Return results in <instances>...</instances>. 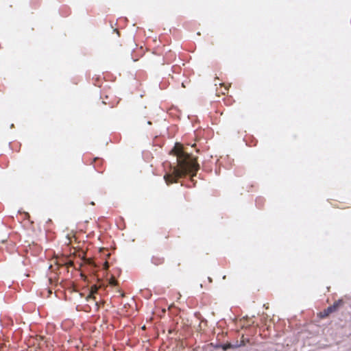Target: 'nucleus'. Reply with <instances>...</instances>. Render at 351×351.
I'll use <instances>...</instances> for the list:
<instances>
[{
  "label": "nucleus",
  "mask_w": 351,
  "mask_h": 351,
  "mask_svg": "<svg viewBox=\"0 0 351 351\" xmlns=\"http://www.w3.org/2000/svg\"><path fill=\"white\" fill-rule=\"evenodd\" d=\"M220 346H221V348L223 350V351H226L228 350V349L230 348H237L239 347V345H232V343H223V344H220Z\"/></svg>",
  "instance_id": "nucleus-3"
},
{
  "label": "nucleus",
  "mask_w": 351,
  "mask_h": 351,
  "mask_svg": "<svg viewBox=\"0 0 351 351\" xmlns=\"http://www.w3.org/2000/svg\"><path fill=\"white\" fill-rule=\"evenodd\" d=\"M152 263H154V264H158V263L155 261V259H154V258H153V259H152Z\"/></svg>",
  "instance_id": "nucleus-10"
},
{
  "label": "nucleus",
  "mask_w": 351,
  "mask_h": 351,
  "mask_svg": "<svg viewBox=\"0 0 351 351\" xmlns=\"http://www.w3.org/2000/svg\"><path fill=\"white\" fill-rule=\"evenodd\" d=\"M95 298L93 296H92V295H88V296L86 298V300H87V301H89L90 300H95Z\"/></svg>",
  "instance_id": "nucleus-5"
},
{
  "label": "nucleus",
  "mask_w": 351,
  "mask_h": 351,
  "mask_svg": "<svg viewBox=\"0 0 351 351\" xmlns=\"http://www.w3.org/2000/svg\"><path fill=\"white\" fill-rule=\"evenodd\" d=\"M208 281H209L210 282H212V281H213L212 278H210V277H208Z\"/></svg>",
  "instance_id": "nucleus-9"
},
{
  "label": "nucleus",
  "mask_w": 351,
  "mask_h": 351,
  "mask_svg": "<svg viewBox=\"0 0 351 351\" xmlns=\"http://www.w3.org/2000/svg\"><path fill=\"white\" fill-rule=\"evenodd\" d=\"M220 344H221V343H218V344H217V345L215 346V348H221Z\"/></svg>",
  "instance_id": "nucleus-6"
},
{
  "label": "nucleus",
  "mask_w": 351,
  "mask_h": 351,
  "mask_svg": "<svg viewBox=\"0 0 351 351\" xmlns=\"http://www.w3.org/2000/svg\"><path fill=\"white\" fill-rule=\"evenodd\" d=\"M171 153L176 156L178 165L171 169V173H167L164 176V180L167 185L178 182L179 178L188 174L191 178L196 176L199 165L191 154L184 152L178 144H176Z\"/></svg>",
  "instance_id": "nucleus-1"
},
{
  "label": "nucleus",
  "mask_w": 351,
  "mask_h": 351,
  "mask_svg": "<svg viewBox=\"0 0 351 351\" xmlns=\"http://www.w3.org/2000/svg\"><path fill=\"white\" fill-rule=\"evenodd\" d=\"M90 204H91V205H94V204H95L94 202H90Z\"/></svg>",
  "instance_id": "nucleus-11"
},
{
  "label": "nucleus",
  "mask_w": 351,
  "mask_h": 351,
  "mask_svg": "<svg viewBox=\"0 0 351 351\" xmlns=\"http://www.w3.org/2000/svg\"><path fill=\"white\" fill-rule=\"evenodd\" d=\"M25 217H29V215L28 213H25Z\"/></svg>",
  "instance_id": "nucleus-7"
},
{
  "label": "nucleus",
  "mask_w": 351,
  "mask_h": 351,
  "mask_svg": "<svg viewBox=\"0 0 351 351\" xmlns=\"http://www.w3.org/2000/svg\"><path fill=\"white\" fill-rule=\"evenodd\" d=\"M95 306H96L97 309H98L99 306H98V303H97V302H95Z\"/></svg>",
  "instance_id": "nucleus-8"
},
{
  "label": "nucleus",
  "mask_w": 351,
  "mask_h": 351,
  "mask_svg": "<svg viewBox=\"0 0 351 351\" xmlns=\"http://www.w3.org/2000/svg\"><path fill=\"white\" fill-rule=\"evenodd\" d=\"M343 300L339 299L332 305L329 306L327 308H326L323 312L321 313V317H326L328 316L330 313H334L337 311L339 307L343 304Z\"/></svg>",
  "instance_id": "nucleus-2"
},
{
  "label": "nucleus",
  "mask_w": 351,
  "mask_h": 351,
  "mask_svg": "<svg viewBox=\"0 0 351 351\" xmlns=\"http://www.w3.org/2000/svg\"><path fill=\"white\" fill-rule=\"evenodd\" d=\"M90 264H91L92 265L95 266L94 263H90Z\"/></svg>",
  "instance_id": "nucleus-12"
},
{
  "label": "nucleus",
  "mask_w": 351,
  "mask_h": 351,
  "mask_svg": "<svg viewBox=\"0 0 351 351\" xmlns=\"http://www.w3.org/2000/svg\"><path fill=\"white\" fill-rule=\"evenodd\" d=\"M109 284H110V286L114 287V286L117 285L118 282H117V280L114 277H112L109 280Z\"/></svg>",
  "instance_id": "nucleus-4"
}]
</instances>
